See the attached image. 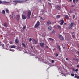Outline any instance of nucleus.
Here are the masks:
<instances>
[{"label": "nucleus", "instance_id": "f257e3e1", "mask_svg": "<svg viewBox=\"0 0 79 79\" xmlns=\"http://www.w3.org/2000/svg\"><path fill=\"white\" fill-rule=\"evenodd\" d=\"M40 25V23L39 21H38L36 23V24H35L34 26L35 28H37V27H38L39 25Z\"/></svg>", "mask_w": 79, "mask_h": 79}, {"label": "nucleus", "instance_id": "f03ea898", "mask_svg": "<svg viewBox=\"0 0 79 79\" xmlns=\"http://www.w3.org/2000/svg\"><path fill=\"white\" fill-rule=\"evenodd\" d=\"M31 11L29 10L28 12V14H27V17H28V18H31Z\"/></svg>", "mask_w": 79, "mask_h": 79}, {"label": "nucleus", "instance_id": "7ed1b4c3", "mask_svg": "<svg viewBox=\"0 0 79 79\" xmlns=\"http://www.w3.org/2000/svg\"><path fill=\"white\" fill-rule=\"evenodd\" d=\"M59 22L60 23V25H61V26H62V25L63 24V23H64V21L63 20H60Z\"/></svg>", "mask_w": 79, "mask_h": 79}, {"label": "nucleus", "instance_id": "20e7f679", "mask_svg": "<svg viewBox=\"0 0 79 79\" xmlns=\"http://www.w3.org/2000/svg\"><path fill=\"white\" fill-rule=\"evenodd\" d=\"M46 26H48L50 24H51V22H50V21H48L46 23Z\"/></svg>", "mask_w": 79, "mask_h": 79}, {"label": "nucleus", "instance_id": "39448f33", "mask_svg": "<svg viewBox=\"0 0 79 79\" xmlns=\"http://www.w3.org/2000/svg\"><path fill=\"white\" fill-rule=\"evenodd\" d=\"M22 19L23 20H25L26 19V16L25 15H23L22 16Z\"/></svg>", "mask_w": 79, "mask_h": 79}, {"label": "nucleus", "instance_id": "423d86ee", "mask_svg": "<svg viewBox=\"0 0 79 79\" xmlns=\"http://www.w3.org/2000/svg\"><path fill=\"white\" fill-rule=\"evenodd\" d=\"M40 45L41 47H44V46L45 45L44 43L42 42L40 43Z\"/></svg>", "mask_w": 79, "mask_h": 79}, {"label": "nucleus", "instance_id": "0eeeda50", "mask_svg": "<svg viewBox=\"0 0 79 79\" xmlns=\"http://www.w3.org/2000/svg\"><path fill=\"white\" fill-rule=\"evenodd\" d=\"M56 8L57 10H61V7L57 5L56 6Z\"/></svg>", "mask_w": 79, "mask_h": 79}, {"label": "nucleus", "instance_id": "6e6552de", "mask_svg": "<svg viewBox=\"0 0 79 79\" xmlns=\"http://www.w3.org/2000/svg\"><path fill=\"white\" fill-rule=\"evenodd\" d=\"M10 18H15V15L13 14H12V15H10Z\"/></svg>", "mask_w": 79, "mask_h": 79}, {"label": "nucleus", "instance_id": "1a4fd4ad", "mask_svg": "<svg viewBox=\"0 0 79 79\" xmlns=\"http://www.w3.org/2000/svg\"><path fill=\"white\" fill-rule=\"evenodd\" d=\"M59 38L60 39V40H64L63 37L61 35H59Z\"/></svg>", "mask_w": 79, "mask_h": 79}, {"label": "nucleus", "instance_id": "9d476101", "mask_svg": "<svg viewBox=\"0 0 79 79\" xmlns=\"http://www.w3.org/2000/svg\"><path fill=\"white\" fill-rule=\"evenodd\" d=\"M20 19V16H19V15H17V21H19Z\"/></svg>", "mask_w": 79, "mask_h": 79}, {"label": "nucleus", "instance_id": "9b49d317", "mask_svg": "<svg viewBox=\"0 0 79 79\" xmlns=\"http://www.w3.org/2000/svg\"><path fill=\"white\" fill-rule=\"evenodd\" d=\"M6 2L3 1L2 2V1H0V4H4V3H6Z\"/></svg>", "mask_w": 79, "mask_h": 79}, {"label": "nucleus", "instance_id": "f8f14e48", "mask_svg": "<svg viewBox=\"0 0 79 79\" xmlns=\"http://www.w3.org/2000/svg\"><path fill=\"white\" fill-rule=\"evenodd\" d=\"M14 3H20V1L18 0H15L13 1Z\"/></svg>", "mask_w": 79, "mask_h": 79}, {"label": "nucleus", "instance_id": "ddd939ff", "mask_svg": "<svg viewBox=\"0 0 79 79\" xmlns=\"http://www.w3.org/2000/svg\"><path fill=\"white\" fill-rule=\"evenodd\" d=\"M33 43L35 44H37V40H35V39H33Z\"/></svg>", "mask_w": 79, "mask_h": 79}, {"label": "nucleus", "instance_id": "4468645a", "mask_svg": "<svg viewBox=\"0 0 79 79\" xmlns=\"http://www.w3.org/2000/svg\"><path fill=\"white\" fill-rule=\"evenodd\" d=\"M52 29V27L50 26L48 27V31H51V29Z\"/></svg>", "mask_w": 79, "mask_h": 79}, {"label": "nucleus", "instance_id": "2eb2a0df", "mask_svg": "<svg viewBox=\"0 0 79 79\" xmlns=\"http://www.w3.org/2000/svg\"><path fill=\"white\" fill-rule=\"evenodd\" d=\"M74 22L71 23L70 25V27H73V26H74Z\"/></svg>", "mask_w": 79, "mask_h": 79}, {"label": "nucleus", "instance_id": "dca6fc26", "mask_svg": "<svg viewBox=\"0 0 79 79\" xmlns=\"http://www.w3.org/2000/svg\"><path fill=\"white\" fill-rule=\"evenodd\" d=\"M46 33H43L42 35V37H45V36H46Z\"/></svg>", "mask_w": 79, "mask_h": 79}, {"label": "nucleus", "instance_id": "f3484780", "mask_svg": "<svg viewBox=\"0 0 79 79\" xmlns=\"http://www.w3.org/2000/svg\"><path fill=\"white\" fill-rule=\"evenodd\" d=\"M64 16L65 18H66V19H68V18H69V17H68V16L67 15H64Z\"/></svg>", "mask_w": 79, "mask_h": 79}, {"label": "nucleus", "instance_id": "a211bd4d", "mask_svg": "<svg viewBox=\"0 0 79 79\" xmlns=\"http://www.w3.org/2000/svg\"><path fill=\"white\" fill-rule=\"evenodd\" d=\"M60 16H61L60 15H58L56 16V18L57 19H58V18H60Z\"/></svg>", "mask_w": 79, "mask_h": 79}, {"label": "nucleus", "instance_id": "6ab92c4d", "mask_svg": "<svg viewBox=\"0 0 79 79\" xmlns=\"http://www.w3.org/2000/svg\"><path fill=\"white\" fill-rule=\"evenodd\" d=\"M16 47L14 45H12L11 46V48H15Z\"/></svg>", "mask_w": 79, "mask_h": 79}, {"label": "nucleus", "instance_id": "aec40b11", "mask_svg": "<svg viewBox=\"0 0 79 79\" xmlns=\"http://www.w3.org/2000/svg\"><path fill=\"white\" fill-rule=\"evenodd\" d=\"M17 50H18V51H20V47L19 46H17Z\"/></svg>", "mask_w": 79, "mask_h": 79}, {"label": "nucleus", "instance_id": "412c9836", "mask_svg": "<svg viewBox=\"0 0 79 79\" xmlns=\"http://www.w3.org/2000/svg\"><path fill=\"white\" fill-rule=\"evenodd\" d=\"M49 40H51V41H52V42H53V40H53V39L51 38H49Z\"/></svg>", "mask_w": 79, "mask_h": 79}, {"label": "nucleus", "instance_id": "4be33fe9", "mask_svg": "<svg viewBox=\"0 0 79 79\" xmlns=\"http://www.w3.org/2000/svg\"><path fill=\"white\" fill-rule=\"evenodd\" d=\"M4 26H5V27H7V26H8V25H7V23H4Z\"/></svg>", "mask_w": 79, "mask_h": 79}, {"label": "nucleus", "instance_id": "5701e85b", "mask_svg": "<svg viewBox=\"0 0 79 79\" xmlns=\"http://www.w3.org/2000/svg\"><path fill=\"white\" fill-rule=\"evenodd\" d=\"M22 45L24 47H26V45L24 43H22Z\"/></svg>", "mask_w": 79, "mask_h": 79}, {"label": "nucleus", "instance_id": "b1692460", "mask_svg": "<svg viewBox=\"0 0 79 79\" xmlns=\"http://www.w3.org/2000/svg\"><path fill=\"white\" fill-rule=\"evenodd\" d=\"M15 42L16 43H18L19 42V40H18L16 39Z\"/></svg>", "mask_w": 79, "mask_h": 79}, {"label": "nucleus", "instance_id": "393cba45", "mask_svg": "<svg viewBox=\"0 0 79 79\" xmlns=\"http://www.w3.org/2000/svg\"><path fill=\"white\" fill-rule=\"evenodd\" d=\"M57 27H58V28L59 29H61V26H59V25H58L57 26Z\"/></svg>", "mask_w": 79, "mask_h": 79}, {"label": "nucleus", "instance_id": "a878e982", "mask_svg": "<svg viewBox=\"0 0 79 79\" xmlns=\"http://www.w3.org/2000/svg\"><path fill=\"white\" fill-rule=\"evenodd\" d=\"M58 48L60 51V52L61 51V48H60V46L59 45H58Z\"/></svg>", "mask_w": 79, "mask_h": 79}, {"label": "nucleus", "instance_id": "bb28decb", "mask_svg": "<svg viewBox=\"0 0 79 79\" xmlns=\"http://www.w3.org/2000/svg\"><path fill=\"white\" fill-rule=\"evenodd\" d=\"M26 26H23V30H24L25 29H26Z\"/></svg>", "mask_w": 79, "mask_h": 79}, {"label": "nucleus", "instance_id": "cd10ccee", "mask_svg": "<svg viewBox=\"0 0 79 79\" xmlns=\"http://www.w3.org/2000/svg\"><path fill=\"white\" fill-rule=\"evenodd\" d=\"M6 13H9V10H8V9H6Z\"/></svg>", "mask_w": 79, "mask_h": 79}, {"label": "nucleus", "instance_id": "c85d7f7f", "mask_svg": "<svg viewBox=\"0 0 79 79\" xmlns=\"http://www.w3.org/2000/svg\"><path fill=\"white\" fill-rule=\"evenodd\" d=\"M32 40V39L31 38H30L29 39V42H31Z\"/></svg>", "mask_w": 79, "mask_h": 79}, {"label": "nucleus", "instance_id": "c756f323", "mask_svg": "<svg viewBox=\"0 0 79 79\" xmlns=\"http://www.w3.org/2000/svg\"><path fill=\"white\" fill-rule=\"evenodd\" d=\"M2 13L4 15H5V10H2Z\"/></svg>", "mask_w": 79, "mask_h": 79}, {"label": "nucleus", "instance_id": "7c9ffc66", "mask_svg": "<svg viewBox=\"0 0 79 79\" xmlns=\"http://www.w3.org/2000/svg\"><path fill=\"white\" fill-rule=\"evenodd\" d=\"M73 60H74V61H77L78 60V59H76L75 58H73Z\"/></svg>", "mask_w": 79, "mask_h": 79}, {"label": "nucleus", "instance_id": "2f4dec72", "mask_svg": "<svg viewBox=\"0 0 79 79\" xmlns=\"http://www.w3.org/2000/svg\"><path fill=\"white\" fill-rule=\"evenodd\" d=\"M75 16H76V15H73V19H74L75 18Z\"/></svg>", "mask_w": 79, "mask_h": 79}, {"label": "nucleus", "instance_id": "473e14b6", "mask_svg": "<svg viewBox=\"0 0 79 79\" xmlns=\"http://www.w3.org/2000/svg\"><path fill=\"white\" fill-rule=\"evenodd\" d=\"M20 3H23L24 1L21 0V1H20Z\"/></svg>", "mask_w": 79, "mask_h": 79}, {"label": "nucleus", "instance_id": "72a5a7b5", "mask_svg": "<svg viewBox=\"0 0 79 79\" xmlns=\"http://www.w3.org/2000/svg\"><path fill=\"white\" fill-rule=\"evenodd\" d=\"M71 76H74V73H72L71 74Z\"/></svg>", "mask_w": 79, "mask_h": 79}, {"label": "nucleus", "instance_id": "f704fd0d", "mask_svg": "<svg viewBox=\"0 0 79 79\" xmlns=\"http://www.w3.org/2000/svg\"><path fill=\"white\" fill-rule=\"evenodd\" d=\"M10 51H12V52H14L15 51V50H14L11 49H10Z\"/></svg>", "mask_w": 79, "mask_h": 79}, {"label": "nucleus", "instance_id": "c9c22d12", "mask_svg": "<svg viewBox=\"0 0 79 79\" xmlns=\"http://www.w3.org/2000/svg\"><path fill=\"white\" fill-rule=\"evenodd\" d=\"M8 43V41H6V42H5V44H6V45H8V44H7Z\"/></svg>", "mask_w": 79, "mask_h": 79}, {"label": "nucleus", "instance_id": "e433bc0d", "mask_svg": "<svg viewBox=\"0 0 79 79\" xmlns=\"http://www.w3.org/2000/svg\"><path fill=\"white\" fill-rule=\"evenodd\" d=\"M40 19H41V20H43V21H44V20H45L44 19H43V18H42V17H41L40 18Z\"/></svg>", "mask_w": 79, "mask_h": 79}, {"label": "nucleus", "instance_id": "4c0bfd02", "mask_svg": "<svg viewBox=\"0 0 79 79\" xmlns=\"http://www.w3.org/2000/svg\"><path fill=\"white\" fill-rule=\"evenodd\" d=\"M48 5H50V6H52V4H51V3H50L48 2Z\"/></svg>", "mask_w": 79, "mask_h": 79}, {"label": "nucleus", "instance_id": "58836bf2", "mask_svg": "<svg viewBox=\"0 0 79 79\" xmlns=\"http://www.w3.org/2000/svg\"><path fill=\"white\" fill-rule=\"evenodd\" d=\"M9 43L10 44H13V42H12V41H10Z\"/></svg>", "mask_w": 79, "mask_h": 79}, {"label": "nucleus", "instance_id": "ea45409f", "mask_svg": "<svg viewBox=\"0 0 79 79\" xmlns=\"http://www.w3.org/2000/svg\"><path fill=\"white\" fill-rule=\"evenodd\" d=\"M51 62L52 63H54V60H52Z\"/></svg>", "mask_w": 79, "mask_h": 79}, {"label": "nucleus", "instance_id": "a19ab883", "mask_svg": "<svg viewBox=\"0 0 79 79\" xmlns=\"http://www.w3.org/2000/svg\"><path fill=\"white\" fill-rule=\"evenodd\" d=\"M75 6V5H72L71 6V7H74Z\"/></svg>", "mask_w": 79, "mask_h": 79}, {"label": "nucleus", "instance_id": "79ce46f5", "mask_svg": "<svg viewBox=\"0 0 79 79\" xmlns=\"http://www.w3.org/2000/svg\"><path fill=\"white\" fill-rule=\"evenodd\" d=\"M79 1V0H75V2H76V3H77V2H78Z\"/></svg>", "mask_w": 79, "mask_h": 79}, {"label": "nucleus", "instance_id": "37998d69", "mask_svg": "<svg viewBox=\"0 0 79 79\" xmlns=\"http://www.w3.org/2000/svg\"><path fill=\"white\" fill-rule=\"evenodd\" d=\"M75 71H76V72H77V71H78V69H75Z\"/></svg>", "mask_w": 79, "mask_h": 79}, {"label": "nucleus", "instance_id": "c03bdc74", "mask_svg": "<svg viewBox=\"0 0 79 79\" xmlns=\"http://www.w3.org/2000/svg\"><path fill=\"white\" fill-rule=\"evenodd\" d=\"M56 56H58V54H56Z\"/></svg>", "mask_w": 79, "mask_h": 79}, {"label": "nucleus", "instance_id": "a18cd8bd", "mask_svg": "<svg viewBox=\"0 0 79 79\" xmlns=\"http://www.w3.org/2000/svg\"><path fill=\"white\" fill-rule=\"evenodd\" d=\"M52 33H55V31L54 30L52 31Z\"/></svg>", "mask_w": 79, "mask_h": 79}, {"label": "nucleus", "instance_id": "49530a36", "mask_svg": "<svg viewBox=\"0 0 79 79\" xmlns=\"http://www.w3.org/2000/svg\"><path fill=\"white\" fill-rule=\"evenodd\" d=\"M77 79H79V76H77Z\"/></svg>", "mask_w": 79, "mask_h": 79}, {"label": "nucleus", "instance_id": "de8ad7c7", "mask_svg": "<svg viewBox=\"0 0 79 79\" xmlns=\"http://www.w3.org/2000/svg\"><path fill=\"white\" fill-rule=\"evenodd\" d=\"M75 2H76V1L75 0H73V2L74 3H75Z\"/></svg>", "mask_w": 79, "mask_h": 79}, {"label": "nucleus", "instance_id": "09e8293b", "mask_svg": "<svg viewBox=\"0 0 79 79\" xmlns=\"http://www.w3.org/2000/svg\"><path fill=\"white\" fill-rule=\"evenodd\" d=\"M69 13L70 14L71 13H72V11H71V10H70Z\"/></svg>", "mask_w": 79, "mask_h": 79}, {"label": "nucleus", "instance_id": "8fccbe9b", "mask_svg": "<svg viewBox=\"0 0 79 79\" xmlns=\"http://www.w3.org/2000/svg\"><path fill=\"white\" fill-rule=\"evenodd\" d=\"M77 68H79V65H77Z\"/></svg>", "mask_w": 79, "mask_h": 79}, {"label": "nucleus", "instance_id": "3c124183", "mask_svg": "<svg viewBox=\"0 0 79 79\" xmlns=\"http://www.w3.org/2000/svg\"><path fill=\"white\" fill-rule=\"evenodd\" d=\"M77 76H75L74 77L75 78H77Z\"/></svg>", "mask_w": 79, "mask_h": 79}, {"label": "nucleus", "instance_id": "603ef678", "mask_svg": "<svg viewBox=\"0 0 79 79\" xmlns=\"http://www.w3.org/2000/svg\"><path fill=\"white\" fill-rule=\"evenodd\" d=\"M74 75H75L76 76H77V74H74Z\"/></svg>", "mask_w": 79, "mask_h": 79}, {"label": "nucleus", "instance_id": "864d4df0", "mask_svg": "<svg viewBox=\"0 0 79 79\" xmlns=\"http://www.w3.org/2000/svg\"><path fill=\"white\" fill-rule=\"evenodd\" d=\"M46 48H48V46H46Z\"/></svg>", "mask_w": 79, "mask_h": 79}, {"label": "nucleus", "instance_id": "5fc2aeb1", "mask_svg": "<svg viewBox=\"0 0 79 79\" xmlns=\"http://www.w3.org/2000/svg\"><path fill=\"white\" fill-rule=\"evenodd\" d=\"M42 0H39V1L40 2H41V1Z\"/></svg>", "mask_w": 79, "mask_h": 79}, {"label": "nucleus", "instance_id": "6e6d98bb", "mask_svg": "<svg viewBox=\"0 0 79 79\" xmlns=\"http://www.w3.org/2000/svg\"><path fill=\"white\" fill-rule=\"evenodd\" d=\"M75 70V69H73V71H74Z\"/></svg>", "mask_w": 79, "mask_h": 79}, {"label": "nucleus", "instance_id": "4d7b16f0", "mask_svg": "<svg viewBox=\"0 0 79 79\" xmlns=\"http://www.w3.org/2000/svg\"><path fill=\"white\" fill-rule=\"evenodd\" d=\"M69 29H72V28H71V27H70Z\"/></svg>", "mask_w": 79, "mask_h": 79}, {"label": "nucleus", "instance_id": "13d9d810", "mask_svg": "<svg viewBox=\"0 0 79 79\" xmlns=\"http://www.w3.org/2000/svg\"><path fill=\"white\" fill-rule=\"evenodd\" d=\"M65 47H63V49H64Z\"/></svg>", "mask_w": 79, "mask_h": 79}, {"label": "nucleus", "instance_id": "bf43d9fd", "mask_svg": "<svg viewBox=\"0 0 79 79\" xmlns=\"http://www.w3.org/2000/svg\"><path fill=\"white\" fill-rule=\"evenodd\" d=\"M69 1H70V2H72V0H69Z\"/></svg>", "mask_w": 79, "mask_h": 79}, {"label": "nucleus", "instance_id": "052dcab7", "mask_svg": "<svg viewBox=\"0 0 79 79\" xmlns=\"http://www.w3.org/2000/svg\"><path fill=\"white\" fill-rule=\"evenodd\" d=\"M66 60H68V58H66Z\"/></svg>", "mask_w": 79, "mask_h": 79}, {"label": "nucleus", "instance_id": "680f3d73", "mask_svg": "<svg viewBox=\"0 0 79 79\" xmlns=\"http://www.w3.org/2000/svg\"><path fill=\"white\" fill-rule=\"evenodd\" d=\"M37 46V47H39V45H38Z\"/></svg>", "mask_w": 79, "mask_h": 79}, {"label": "nucleus", "instance_id": "e2e57ef3", "mask_svg": "<svg viewBox=\"0 0 79 79\" xmlns=\"http://www.w3.org/2000/svg\"><path fill=\"white\" fill-rule=\"evenodd\" d=\"M74 10V11H76V9H75Z\"/></svg>", "mask_w": 79, "mask_h": 79}, {"label": "nucleus", "instance_id": "0e129e2a", "mask_svg": "<svg viewBox=\"0 0 79 79\" xmlns=\"http://www.w3.org/2000/svg\"><path fill=\"white\" fill-rule=\"evenodd\" d=\"M65 24H66V23H65Z\"/></svg>", "mask_w": 79, "mask_h": 79}, {"label": "nucleus", "instance_id": "69168bd1", "mask_svg": "<svg viewBox=\"0 0 79 79\" xmlns=\"http://www.w3.org/2000/svg\"><path fill=\"white\" fill-rule=\"evenodd\" d=\"M31 48H33L32 47H31Z\"/></svg>", "mask_w": 79, "mask_h": 79}, {"label": "nucleus", "instance_id": "338daca9", "mask_svg": "<svg viewBox=\"0 0 79 79\" xmlns=\"http://www.w3.org/2000/svg\"><path fill=\"white\" fill-rule=\"evenodd\" d=\"M3 45V46H4V45L3 44V45Z\"/></svg>", "mask_w": 79, "mask_h": 79}, {"label": "nucleus", "instance_id": "774afa93", "mask_svg": "<svg viewBox=\"0 0 79 79\" xmlns=\"http://www.w3.org/2000/svg\"><path fill=\"white\" fill-rule=\"evenodd\" d=\"M73 37H74V35H73Z\"/></svg>", "mask_w": 79, "mask_h": 79}]
</instances>
